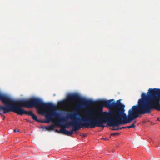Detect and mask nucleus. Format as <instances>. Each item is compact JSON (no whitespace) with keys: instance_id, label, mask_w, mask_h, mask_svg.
Returning a JSON list of instances; mask_svg holds the SVG:
<instances>
[{"instance_id":"6","label":"nucleus","mask_w":160,"mask_h":160,"mask_svg":"<svg viewBox=\"0 0 160 160\" xmlns=\"http://www.w3.org/2000/svg\"><path fill=\"white\" fill-rule=\"evenodd\" d=\"M138 100H160V88H149L147 93H142Z\"/></svg>"},{"instance_id":"5","label":"nucleus","mask_w":160,"mask_h":160,"mask_svg":"<svg viewBox=\"0 0 160 160\" xmlns=\"http://www.w3.org/2000/svg\"><path fill=\"white\" fill-rule=\"evenodd\" d=\"M85 118H82L81 120L83 123H80L81 128H94L97 126V118L99 116V114L95 111L88 110L84 113Z\"/></svg>"},{"instance_id":"24","label":"nucleus","mask_w":160,"mask_h":160,"mask_svg":"<svg viewBox=\"0 0 160 160\" xmlns=\"http://www.w3.org/2000/svg\"><path fill=\"white\" fill-rule=\"evenodd\" d=\"M105 140H106L107 139L106 138H105L104 139Z\"/></svg>"},{"instance_id":"3","label":"nucleus","mask_w":160,"mask_h":160,"mask_svg":"<svg viewBox=\"0 0 160 160\" xmlns=\"http://www.w3.org/2000/svg\"><path fill=\"white\" fill-rule=\"evenodd\" d=\"M101 118H99V116L97 118V126L98 127H104V123H107L109 126H118L123 124L119 121L117 120V115H120V112H117L116 111L109 110L108 112H104Z\"/></svg>"},{"instance_id":"2","label":"nucleus","mask_w":160,"mask_h":160,"mask_svg":"<svg viewBox=\"0 0 160 160\" xmlns=\"http://www.w3.org/2000/svg\"><path fill=\"white\" fill-rule=\"evenodd\" d=\"M14 112L18 115H22L23 114L31 116L35 121L40 122L38 119L37 116L34 114L32 111H27L22 108L23 107L31 108L35 107L37 108H40L47 109L46 112V118L48 119L51 118L52 115L57 116L58 114L55 112V107L52 104L47 103L43 102V101H18Z\"/></svg>"},{"instance_id":"20","label":"nucleus","mask_w":160,"mask_h":160,"mask_svg":"<svg viewBox=\"0 0 160 160\" xmlns=\"http://www.w3.org/2000/svg\"><path fill=\"white\" fill-rule=\"evenodd\" d=\"M0 115L2 117L3 115H2V114L1 113H0Z\"/></svg>"},{"instance_id":"23","label":"nucleus","mask_w":160,"mask_h":160,"mask_svg":"<svg viewBox=\"0 0 160 160\" xmlns=\"http://www.w3.org/2000/svg\"><path fill=\"white\" fill-rule=\"evenodd\" d=\"M134 122V123H136V121H135V122Z\"/></svg>"},{"instance_id":"14","label":"nucleus","mask_w":160,"mask_h":160,"mask_svg":"<svg viewBox=\"0 0 160 160\" xmlns=\"http://www.w3.org/2000/svg\"><path fill=\"white\" fill-rule=\"evenodd\" d=\"M127 128V126L126 127H122L120 128V129H125Z\"/></svg>"},{"instance_id":"17","label":"nucleus","mask_w":160,"mask_h":160,"mask_svg":"<svg viewBox=\"0 0 160 160\" xmlns=\"http://www.w3.org/2000/svg\"><path fill=\"white\" fill-rule=\"evenodd\" d=\"M81 136L82 137H85L86 136V134H82Z\"/></svg>"},{"instance_id":"4","label":"nucleus","mask_w":160,"mask_h":160,"mask_svg":"<svg viewBox=\"0 0 160 160\" xmlns=\"http://www.w3.org/2000/svg\"><path fill=\"white\" fill-rule=\"evenodd\" d=\"M55 112L57 113L58 115L57 116L52 115V116H55L59 120L57 123V125L58 126H60L62 122H64L67 119H70L71 120V122H70L66 124L64 126V128H69V126H72V129L71 131H68L70 134L68 135H67L71 136L73 134L74 131H77L81 128L80 123L76 121L77 120V117L80 116V114L77 112L75 111L73 112L68 113L66 117L62 118H60L59 117V114L56 112V110Z\"/></svg>"},{"instance_id":"12","label":"nucleus","mask_w":160,"mask_h":160,"mask_svg":"<svg viewBox=\"0 0 160 160\" xmlns=\"http://www.w3.org/2000/svg\"><path fill=\"white\" fill-rule=\"evenodd\" d=\"M120 133L119 132H116L115 133H112L111 134V135L112 136H115V135H118Z\"/></svg>"},{"instance_id":"26","label":"nucleus","mask_w":160,"mask_h":160,"mask_svg":"<svg viewBox=\"0 0 160 160\" xmlns=\"http://www.w3.org/2000/svg\"><path fill=\"white\" fill-rule=\"evenodd\" d=\"M46 122V123H48V122Z\"/></svg>"},{"instance_id":"9","label":"nucleus","mask_w":160,"mask_h":160,"mask_svg":"<svg viewBox=\"0 0 160 160\" xmlns=\"http://www.w3.org/2000/svg\"><path fill=\"white\" fill-rule=\"evenodd\" d=\"M55 132L58 133L64 134L65 135H68L70 134L69 133V132H68V131L65 129V128L62 127L59 130L57 129H56L55 130Z\"/></svg>"},{"instance_id":"11","label":"nucleus","mask_w":160,"mask_h":160,"mask_svg":"<svg viewBox=\"0 0 160 160\" xmlns=\"http://www.w3.org/2000/svg\"><path fill=\"white\" fill-rule=\"evenodd\" d=\"M135 126L134 124V123L132 125L127 126V128H135Z\"/></svg>"},{"instance_id":"16","label":"nucleus","mask_w":160,"mask_h":160,"mask_svg":"<svg viewBox=\"0 0 160 160\" xmlns=\"http://www.w3.org/2000/svg\"><path fill=\"white\" fill-rule=\"evenodd\" d=\"M96 100H107L106 99H96Z\"/></svg>"},{"instance_id":"18","label":"nucleus","mask_w":160,"mask_h":160,"mask_svg":"<svg viewBox=\"0 0 160 160\" xmlns=\"http://www.w3.org/2000/svg\"><path fill=\"white\" fill-rule=\"evenodd\" d=\"M159 118H157V120L158 121H160V120H159Z\"/></svg>"},{"instance_id":"10","label":"nucleus","mask_w":160,"mask_h":160,"mask_svg":"<svg viewBox=\"0 0 160 160\" xmlns=\"http://www.w3.org/2000/svg\"><path fill=\"white\" fill-rule=\"evenodd\" d=\"M54 125L52 124L50 126H49L47 127H46L45 128L47 130L49 131H52L54 129Z\"/></svg>"},{"instance_id":"1","label":"nucleus","mask_w":160,"mask_h":160,"mask_svg":"<svg viewBox=\"0 0 160 160\" xmlns=\"http://www.w3.org/2000/svg\"><path fill=\"white\" fill-rule=\"evenodd\" d=\"M113 101H60V102L68 101H78L89 102H99L98 108L102 111L104 107H107L109 110L116 111L121 113L117 115V120L123 124L129 123L141 115L150 114L154 110L160 111V101H138V105L132 107L128 111L127 116L123 109H116L118 104Z\"/></svg>"},{"instance_id":"21","label":"nucleus","mask_w":160,"mask_h":160,"mask_svg":"<svg viewBox=\"0 0 160 160\" xmlns=\"http://www.w3.org/2000/svg\"><path fill=\"white\" fill-rule=\"evenodd\" d=\"M120 101H116L117 102H120Z\"/></svg>"},{"instance_id":"25","label":"nucleus","mask_w":160,"mask_h":160,"mask_svg":"<svg viewBox=\"0 0 160 160\" xmlns=\"http://www.w3.org/2000/svg\"><path fill=\"white\" fill-rule=\"evenodd\" d=\"M119 100H122L121 99H119Z\"/></svg>"},{"instance_id":"8","label":"nucleus","mask_w":160,"mask_h":160,"mask_svg":"<svg viewBox=\"0 0 160 160\" xmlns=\"http://www.w3.org/2000/svg\"><path fill=\"white\" fill-rule=\"evenodd\" d=\"M0 100H16L14 99L10 95L0 92ZM18 100H42V99L36 97H32L28 99L22 98Z\"/></svg>"},{"instance_id":"13","label":"nucleus","mask_w":160,"mask_h":160,"mask_svg":"<svg viewBox=\"0 0 160 160\" xmlns=\"http://www.w3.org/2000/svg\"><path fill=\"white\" fill-rule=\"evenodd\" d=\"M112 130H118L120 129V128H113L111 129Z\"/></svg>"},{"instance_id":"22","label":"nucleus","mask_w":160,"mask_h":160,"mask_svg":"<svg viewBox=\"0 0 160 160\" xmlns=\"http://www.w3.org/2000/svg\"><path fill=\"white\" fill-rule=\"evenodd\" d=\"M109 100H114V99H109Z\"/></svg>"},{"instance_id":"19","label":"nucleus","mask_w":160,"mask_h":160,"mask_svg":"<svg viewBox=\"0 0 160 160\" xmlns=\"http://www.w3.org/2000/svg\"><path fill=\"white\" fill-rule=\"evenodd\" d=\"M2 117H3V119H4V118H5V116L4 115H3V116H2Z\"/></svg>"},{"instance_id":"15","label":"nucleus","mask_w":160,"mask_h":160,"mask_svg":"<svg viewBox=\"0 0 160 160\" xmlns=\"http://www.w3.org/2000/svg\"><path fill=\"white\" fill-rule=\"evenodd\" d=\"M14 132H19V129H14Z\"/></svg>"},{"instance_id":"7","label":"nucleus","mask_w":160,"mask_h":160,"mask_svg":"<svg viewBox=\"0 0 160 160\" xmlns=\"http://www.w3.org/2000/svg\"><path fill=\"white\" fill-rule=\"evenodd\" d=\"M62 100H93L92 98L82 96L77 92L68 93L65 96V98Z\"/></svg>"}]
</instances>
